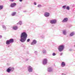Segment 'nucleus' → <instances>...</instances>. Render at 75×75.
Returning <instances> with one entry per match:
<instances>
[{
  "label": "nucleus",
  "mask_w": 75,
  "mask_h": 75,
  "mask_svg": "<svg viewBox=\"0 0 75 75\" xmlns=\"http://www.w3.org/2000/svg\"><path fill=\"white\" fill-rule=\"evenodd\" d=\"M28 35L25 32H23L21 33L20 41L21 42H24L27 38Z\"/></svg>",
  "instance_id": "f257e3e1"
},
{
  "label": "nucleus",
  "mask_w": 75,
  "mask_h": 75,
  "mask_svg": "<svg viewBox=\"0 0 75 75\" xmlns=\"http://www.w3.org/2000/svg\"><path fill=\"white\" fill-rule=\"evenodd\" d=\"M58 49L59 52H62L64 49V45H60L59 46Z\"/></svg>",
  "instance_id": "f03ea898"
},
{
  "label": "nucleus",
  "mask_w": 75,
  "mask_h": 75,
  "mask_svg": "<svg viewBox=\"0 0 75 75\" xmlns=\"http://www.w3.org/2000/svg\"><path fill=\"white\" fill-rule=\"evenodd\" d=\"M14 68L13 67H9L6 70V71L7 72H8V73H10L11 71L13 72L14 70Z\"/></svg>",
  "instance_id": "7ed1b4c3"
},
{
  "label": "nucleus",
  "mask_w": 75,
  "mask_h": 75,
  "mask_svg": "<svg viewBox=\"0 0 75 75\" xmlns=\"http://www.w3.org/2000/svg\"><path fill=\"white\" fill-rule=\"evenodd\" d=\"M28 70L29 72H33V67L29 66L27 67Z\"/></svg>",
  "instance_id": "20e7f679"
},
{
  "label": "nucleus",
  "mask_w": 75,
  "mask_h": 75,
  "mask_svg": "<svg viewBox=\"0 0 75 75\" xmlns=\"http://www.w3.org/2000/svg\"><path fill=\"white\" fill-rule=\"evenodd\" d=\"M50 23L51 24H56L57 23V20L56 19H53L50 21Z\"/></svg>",
  "instance_id": "39448f33"
},
{
  "label": "nucleus",
  "mask_w": 75,
  "mask_h": 75,
  "mask_svg": "<svg viewBox=\"0 0 75 75\" xmlns=\"http://www.w3.org/2000/svg\"><path fill=\"white\" fill-rule=\"evenodd\" d=\"M47 61H48V60H47V59H43L42 62V64L43 65H46L47 64Z\"/></svg>",
  "instance_id": "423d86ee"
},
{
  "label": "nucleus",
  "mask_w": 75,
  "mask_h": 75,
  "mask_svg": "<svg viewBox=\"0 0 75 75\" xmlns=\"http://www.w3.org/2000/svg\"><path fill=\"white\" fill-rule=\"evenodd\" d=\"M47 71L49 72H53V69L51 67H49L47 69Z\"/></svg>",
  "instance_id": "0eeeda50"
},
{
  "label": "nucleus",
  "mask_w": 75,
  "mask_h": 75,
  "mask_svg": "<svg viewBox=\"0 0 75 75\" xmlns=\"http://www.w3.org/2000/svg\"><path fill=\"white\" fill-rule=\"evenodd\" d=\"M68 20V18H64L63 20L62 21V23H67Z\"/></svg>",
  "instance_id": "6e6552de"
},
{
  "label": "nucleus",
  "mask_w": 75,
  "mask_h": 75,
  "mask_svg": "<svg viewBox=\"0 0 75 75\" xmlns=\"http://www.w3.org/2000/svg\"><path fill=\"white\" fill-rule=\"evenodd\" d=\"M44 16L46 17H48L50 16V13L48 12H45L44 13Z\"/></svg>",
  "instance_id": "1a4fd4ad"
},
{
  "label": "nucleus",
  "mask_w": 75,
  "mask_h": 75,
  "mask_svg": "<svg viewBox=\"0 0 75 75\" xmlns=\"http://www.w3.org/2000/svg\"><path fill=\"white\" fill-rule=\"evenodd\" d=\"M37 43V41L35 40H33V42L31 43V45H33L34 44H36Z\"/></svg>",
  "instance_id": "9d476101"
},
{
  "label": "nucleus",
  "mask_w": 75,
  "mask_h": 75,
  "mask_svg": "<svg viewBox=\"0 0 75 75\" xmlns=\"http://www.w3.org/2000/svg\"><path fill=\"white\" fill-rule=\"evenodd\" d=\"M16 6V3H12L11 4V7H14Z\"/></svg>",
  "instance_id": "9b49d317"
},
{
  "label": "nucleus",
  "mask_w": 75,
  "mask_h": 75,
  "mask_svg": "<svg viewBox=\"0 0 75 75\" xmlns=\"http://www.w3.org/2000/svg\"><path fill=\"white\" fill-rule=\"evenodd\" d=\"M65 65V62H62L61 64V67H64Z\"/></svg>",
  "instance_id": "f8f14e48"
},
{
  "label": "nucleus",
  "mask_w": 75,
  "mask_h": 75,
  "mask_svg": "<svg viewBox=\"0 0 75 75\" xmlns=\"http://www.w3.org/2000/svg\"><path fill=\"white\" fill-rule=\"evenodd\" d=\"M74 34H75V32H73L70 33L69 35L70 37H72V36L74 35Z\"/></svg>",
  "instance_id": "ddd939ff"
},
{
  "label": "nucleus",
  "mask_w": 75,
  "mask_h": 75,
  "mask_svg": "<svg viewBox=\"0 0 75 75\" xmlns=\"http://www.w3.org/2000/svg\"><path fill=\"white\" fill-rule=\"evenodd\" d=\"M63 34L64 35H67V31L66 30H64L63 31Z\"/></svg>",
  "instance_id": "4468645a"
},
{
  "label": "nucleus",
  "mask_w": 75,
  "mask_h": 75,
  "mask_svg": "<svg viewBox=\"0 0 75 75\" xmlns=\"http://www.w3.org/2000/svg\"><path fill=\"white\" fill-rule=\"evenodd\" d=\"M42 52L43 54H47V51L45 50H43Z\"/></svg>",
  "instance_id": "2eb2a0df"
},
{
  "label": "nucleus",
  "mask_w": 75,
  "mask_h": 75,
  "mask_svg": "<svg viewBox=\"0 0 75 75\" xmlns=\"http://www.w3.org/2000/svg\"><path fill=\"white\" fill-rule=\"evenodd\" d=\"M9 42H10V43H13L14 42V40L13 39H9Z\"/></svg>",
  "instance_id": "dca6fc26"
},
{
  "label": "nucleus",
  "mask_w": 75,
  "mask_h": 75,
  "mask_svg": "<svg viewBox=\"0 0 75 75\" xmlns=\"http://www.w3.org/2000/svg\"><path fill=\"white\" fill-rule=\"evenodd\" d=\"M6 44H7V45H9V44H10V42L9 40H6Z\"/></svg>",
  "instance_id": "f3484780"
},
{
  "label": "nucleus",
  "mask_w": 75,
  "mask_h": 75,
  "mask_svg": "<svg viewBox=\"0 0 75 75\" xmlns=\"http://www.w3.org/2000/svg\"><path fill=\"white\" fill-rule=\"evenodd\" d=\"M13 29L14 30H17L18 29V27L17 26H15L13 27Z\"/></svg>",
  "instance_id": "a211bd4d"
},
{
  "label": "nucleus",
  "mask_w": 75,
  "mask_h": 75,
  "mask_svg": "<svg viewBox=\"0 0 75 75\" xmlns=\"http://www.w3.org/2000/svg\"><path fill=\"white\" fill-rule=\"evenodd\" d=\"M16 14V12H13L11 14V16H15Z\"/></svg>",
  "instance_id": "6ab92c4d"
},
{
  "label": "nucleus",
  "mask_w": 75,
  "mask_h": 75,
  "mask_svg": "<svg viewBox=\"0 0 75 75\" xmlns=\"http://www.w3.org/2000/svg\"><path fill=\"white\" fill-rule=\"evenodd\" d=\"M3 5H0V10H1L3 9Z\"/></svg>",
  "instance_id": "aec40b11"
},
{
  "label": "nucleus",
  "mask_w": 75,
  "mask_h": 75,
  "mask_svg": "<svg viewBox=\"0 0 75 75\" xmlns=\"http://www.w3.org/2000/svg\"><path fill=\"white\" fill-rule=\"evenodd\" d=\"M2 28L4 30H6V26L4 25H2Z\"/></svg>",
  "instance_id": "412c9836"
},
{
  "label": "nucleus",
  "mask_w": 75,
  "mask_h": 75,
  "mask_svg": "<svg viewBox=\"0 0 75 75\" xmlns=\"http://www.w3.org/2000/svg\"><path fill=\"white\" fill-rule=\"evenodd\" d=\"M17 24H20V25H21V24H22V22L21 21H20Z\"/></svg>",
  "instance_id": "4be33fe9"
},
{
  "label": "nucleus",
  "mask_w": 75,
  "mask_h": 75,
  "mask_svg": "<svg viewBox=\"0 0 75 75\" xmlns=\"http://www.w3.org/2000/svg\"><path fill=\"white\" fill-rule=\"evenodd\" d=\"M66 9H67V10H69V6H67L66 7Z\"/></svg>",
  "instance_id": "5701e85b"
},
{
  "label": "nucleus",
  "mask_w": 75,
  "mask_h": 75,
  "mask_svg": "<svg viewBox=\"0 0 75 75\" xmlns=\"http://www.w3.org/2000/svg\"><path fill=\"white\" fill-rule=\"evenodd\" d=\"M66 7H67V6H66V5L62 7L63 8H64V9H65V8H66Z\"/></svg>",
  "instance_id": "b1692460"
},
{
  "label": "nucleus",
  "mask_w": 75,
  "mask_h": 75,
  "mask_svg": "<svg viewBox=\"0 0 75 75\" xmlns=\"http://www.w3.org/2000/svg\"><path fill=\"white\" fill-rule=\"evenodd\" d=\"M38 7H39V8H41V5L40 4H39L37 6Z\"/></svg>",
  "instance_id": "393cba45"
},
{
  "label": "nucleus",
  "mask_w": 75,
  "mask_h": 75,
  "mask_svg": "<svg viewBox=\"0 0 75 75\" xmlns=\"http://www.w3.org/2000/svg\"><path fill=\"white\" fill-rule=\"evenodd\" d=\"M52 55L53 56H55L56 55V54L55 53H53L52 54Z\"/></svg>",
  "instance_id": "a878e982"
},
{
  "label": "nucleus",
  "mask_w": 75,
  "mask_h": 75,
  "mask_svg": "<svg viewBox=\"0 0 75 75\" xmlns=\"http://www.w3.org/2000/svg\"><path fill=\"white\" fill-rule=\"evenodd\" d=\"M30 39H28L27 40V42H30Z\"/></svg>",
  "instance_id": "bb28decb"
},
{
  "label": "nucleus",
  "mask_w": 75,
  "mask_h": 75,
  "mask_svg": "<svg viewBox=\"0 0 75 75\" xmlns=\"http://www.w3.org/2000/svg\"><path fill=\"white\" fill-rule=\"evenodd\" d=\"M35 53L36 55H37V51H35Z\"/></svg>",
  "instance_id": "cd10ccee"
},
{
  "label": "nucleus",
  "mask_w": 75,
  "mask_h": 75,
  "mask_svg": "<svg viewBox=\"0 0 75 75\" xmlns=\"http://www.w3.org/2000/svg\"><path fill=\"white\" fill-rule=\"evenodd\" d=\"M14 0H9V1H11L12 2H13V1H14Z\"/></svg>",
  "instance_id": "c85d7f7f"
},
{
  "label": "nucleus",
  "mask_w": 75,
  "mask_h": 75,
  "mask_svg": "<svg viewBox=\"0 0 75 75\" xmlns=\"http://www.w3.org/2000/svg\"><path fill=\"white\" fill-rule=\"evenodd\" d=\"M62 54H63V53H61L60 54V55H62Z\"/></svg>",
  "instance_id": "c756f323"
},
{
  "label": "nucleus",
  "mask_w": 75,
  "mask_h": 75,
  "mask_svg": "<svg viewBox=\"0 0 75 75\" xmlns=\"http://www.w3.org/2000/svg\"><path fill=\"white\" fill-rule=\"evenodd\" d=\"M34 5H36V4H37V3H36V2H34Z\"/></svg>",
  "instance_id": "7c9ffc66"
},
{
  "label": "nucleus",
  "mask_w": 75,
  "mask_h": 75,
  "mask_svg": "<svg viewBox=\"0 0 75 75\" xmlns=\"http://www.w3.org/2000/svg\"><path fill=\"white\" fill-rule=\"evenodd\" d=\"M69 51H72V49H70L69 50Z\"/></svg>",
  "instance_id": "2f4dec72"
},
{
  "label": "nucleus",
  "mask_w": 75,
  "mask_h": 75,
  "mask_svg": "<svg viewBox=\"0 0 75 75\" xmlns=\"http://www.w3.org/2000/svg\"><path fill=\"white\" fill-rule=\"evenodd\" d=\"M2 38V36L0 35V39Z\"/></svg>",
  "instance_id": "473e14b6"
},
{
  "label": "nucleus",
  "mask_w": 75,
  "mask_h": 75,
  "mask_svg": "<svg viewBox=\"0 0 75 75\" xmlns=\"http://www.w3.org/2000/svg\"><path fill=\"white\" fill-rule=\"evenodd\" d=\"M62 75H65V74L64 73H62Z\"/></svg>",
  "instance_id": "72a5a7b5"
},
{
  "label": "nucleus",
  "mask_w": 75,
  "mask_h": 75,
  "mask_svg": "<svg viewBox=\"0 0 75 75\" xmlns=\"http://www.w3.org/2000/svg\"><path fill=\"white\" fill-rule=\"evenodd\" d=\"M20 1H21V2L22 1H23V0H19Z\"/></svg>",
  "instance_id": "f704fd0d"
},
{
  "label": "nucleus",
  "mask_w": 75,
  "mask_h": 75,
  "mask_svg": "<svg viewBox=\"0 0 75 75\" xmlns=\"http://www.w3.org/2000/svg\"><path fill=\"white\" fill-rule=\"evenodd\" d=\"M28 59H27L26 61H28Z\"/></svg>",
  "instance_id": "c9c22d12"
},
{
  "label": "nucleus",
  "mask_w": 75,
  "mask_h": 75,
  "mask_svg": "<svg viewBox=\"0 0 75 75\" xmlns=\"http://www.w3.org/2000/svg\"><path fill=\"white\" fill-rule=\"evenodd\" d=\"M23 12H26V11H23Z\"/></svg>",
  "instance_id": "e433bc0d"
}]
</instances>
